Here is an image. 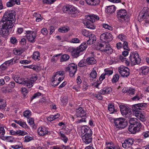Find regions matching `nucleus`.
Wrapping results in <instances>:
<instances>
[{"instance_id":"33","label":"nucleus","mask_w":149,"mask_h":149,"mask_svg":"<svg viewBox=\"0 0 149 149\" xmlns=\"http://www.w3.org/2000/svg\"><path fill=\"white\" fill-rule=\"evenodd\" d=\"M79 50V49L77 47L74 49L72 52V55L75 57H77L80 55V54L81 52Z\"/></svg>"},{"instance_id":"6","label":"nucleus","mask_w":149,"mask_h":149,"mask_svg":"<svg viewBox=\"0 0 149 149\" xmlns=\"http://www.w3.org/2000/svg\"><path fill=\"white\" fill-rule=\"evenodd\" d=\"M63 11L69 10L70 14L72 17H76L79 13V10L76 7L72 5L63 6Z\"/></svg>"},{"instance_id":"29","label":"nucleus","mask_w":149,"mask_h":149,"mask_svg":"<svg viewBox=\"0 0 149 149\" xmlns=\"http://www.w3.org/2000/svg\"><path fill=\"white\" fill-rule=\"evenodd\" d=\"M19 57L15 56L10 60H8V61L10 65H12L18 63L19 61Z\"/></svg>"},{"instance_id":"62","label":"nucleus","mask_w":149,"mask_h":149,"mask_svg":"<svg viewBox=\"0 0 149 149\" xmlns=\"http://www.w3.org/2000/svg\"><path fill=\"white\" fill-rule=\"evenodd\" d=\"M41 33L43 35L46 36L48 33V31L46 28H44L42 29Z\"/></svg>"},{"instance_id":"49","label":"nucleus","mask_w":149,"mask_h":149,"mask_svg":"<svg viewBox=\"0 0 149 149\" xmlns=\"http://www.w3.org/2000/svg\"><path fill=\"white\" fill-rule=\"evenodd\" d=\"M33 136L27 135L25 137L24 141L25 142H28L33 140Z\"/></svg>"},{"instance_id":"20","label":"nucleus","mask_w":149,"mask_h":149,"mask_svg":"<svg viewBox=\"0 0 149 149\" xmlns=\"http://www.w3.org/2000/svg\"><path fill=\"white\" fill-rule=\"evenodd\" d=\"M92 133L87 134H83L82 136L83 141L86 144H88L90 143L92 141L91 136Z\"/></svg>"},{"instance_id":"15","label":"nucleus","mask_w":149,"mask_h":149,"mask_svg":"<svg viewBox=\"0 0 149 149\" xmlns=\"http://www.w3.org/2000/svg\"><path fill=\"white\" fill-rule=\"evenodd\" d=\"M26 37L29 41L33 42L35 41L36 34L32 31H26Z\"/></svg>"},{"instance_id":"9","label":"nucleus","mask_w":149,"mask_h":149,"mask_svg":"<svg viewBox=\"0 0 149 149\" xmlns=\"http://www.w3.org/2000/svg\"><path fill=\"white\" fill-rule=\"evenodd\" d=\"M117 16L119 19L122 21H125L128 18L127 13L125 9H121L117 10Z\"/></svg>"},{"instance_id":"2","label":"nucleus","mask_w":149,"mask_h":149,"mask_svg":"<svg viewBox=\"0 0 149 149\" xmlns=\"http://www.w3.org/2000/svg\"><path fill=\"white\" fill-rule=\"evenodd\" d=\"M129 122L130 125L129 130L131 134H135L140 131L141 127V123L136 118H131L130 119Z\"/></svg>"},{"instance_id":"38","label":"nucleus","mask_w":149,"mask_h":149,"mask_svg":"<svg viewBox=\"0 0 149 149\" xmlns=\"http://www.w3.org/2000/svg\"><path fill=\"white\" fill-rule=\"evenodd\" d=\"M106 74L104 73H103L100 76L99 78V80L100 81H98L97 82L95 83V86L96 87H97L98 86L101 84V81H102L105 78V76Z\"/></svg>"},{"instance_id":"41","label":"nucleus","mask_w":149,"mask_h":149,"mask_svg":"<svg viewBox=\"0 0 149 149\" xmlns=\"http://www.w3.org/2000/svg\"><path fill=\"white\" fill-rule=\"evenodd\" d=\"M87 45L86 43H82L80 46L77 47L79 49V50L81 52L83 51L87 48Z\"/></svg>"},{"instance_id":"52","label":"nucleus","mask_w":149,"mask_h":149,"mask_svg":"<svg viewBox=\"0 0 149 149\" xmlns=\"http://www.w3.org/2000/svg\"><path fill=\"white\" fill-rule=\"evenodd\" d=\"M104 72H105L104 73L106 74V75H111L113 73V70H111L109 68H107L104 70Z\"/></svg>"},{"instance_id":"39","label":"nucleus","mask_w":149,"mask_h":149,"mask_svg":"<svg viewBox=\"0 0 149 149\" xmlns=\"http://www.w3.org/2000/svg\"><path fill=\"white\" fill-rule=\"evenodd\" d=\"M106 74L104 73H103L100 76L99 78V80L100 81H98L97 82L95 83V86L96 87H97L98 86L101 84V81H102L105 78V76Z\"/></svg>"},{"instance_id":"3","label":"nucleus","mask_w":149,"mask_h":149,"mask_svg":"<svg viewBox=\"0 0 149 149\" xmlns=\"http://www.w3.org/2000/svg\"><path fill=\"white\" fill-rule=\"evenodd\" d=\"M85 17L86 20L84 22L85 25L88 28L94 29L95 27L94 26L93 23L99 19L98 16L92 14L86 16Z\"/></svg>"},{"instance_id":"34","label":"nucleus","mask_w":149,"mask_h":149,"mask_svg":"<svg viewBox=\"0 0 149 149\" xmlns=\"http://www.w3.org/2000/svg\"><path fill=\"white\" fill-rule=\"evenodd\" d=\"M23 52L22 49L21 48L14 49L13 51V53L17 55H21Z\"/></svg>"},{"instance_id":"13","label":"nucleus","mask_w":149,"mask_h":149,"mask_svg":"<svg viewBox=\"0 0 149 149\" xmlns=\"http://www.w3.org/2000/svg\"><path fill=\"white\" fill-rule=\"evenodd\" d=\"M149 16V10L147 7L144 8L140 13L138 17L139 21L140 22L145 17Z\"/></svg>"},{"instance_id":"30","label":"nucleus","mask_w":149,"mask_h":149,"mask_svg":"<svg viewBox=\"0 0 149 149\" xmlns=\"http://www.w3.org/2000/svg\"><path fill=\"white\" fill-rule=\"evenodd\" d=\"M142 96L141 93L140 92H139L135 96L132 98V99L133 101L139 100L142 99Z\"/></svg>"},{"instance_id":"50","label":"nucleus","mask_w":149,"mask_h":149,"mask_svg":"<svg viewBox=\"0 0 149 149\" xmlns=\"http://www.w3.org/2000/svg\"><path fill=\"white\" fill-rule=\"evenodd\" d=\"M15 4V0H9L6 3V6L8 7H11Z\"/></svg>"},{"instance_id":"26","label":"nucleus","mask_w":149,"mask_h":149,"mask_svg":"<svg viewBox=\"0 0 149 149\" xmlns=\"http://www.w3.org/2000/svg\"><path fill=\"white\" fill-rule=\"evenodd\" d=\"M112 91V89L110 87H106L104 88L100 91V93L102 95L109 94Z\"/></svg>"},{"instance_id":"22","label":"nucleus","mask_w":149,"mask_h":149,"mask_svg":"<svg viewBox=\"0 0 149 149\" xmlns=\"http://www.w3.org/2000/svg\"><path fill=\"white\" fill-rule=\"evenodd\" d=\"M134 115L142 121H144L146 120L145 114L144 112L141 111L138 113H135Z\"/></svg>"},{"instance_id":"53","label":"nucleus","mask_w":149,"mask_h":149,"mask_svg":"<svg viewBox=\"0 0 149 149\" xmlns=\"http://www.w3.org/2000/svg\"><path fill=\"white\" fill-rule=\"evenodd\" d=\"M118 38L121 41L124 42L126 39V36L123 34H119L117 36Z\"/></svg>"},{"instance_id":"51","label":"nucleus","mask_w":149,"mask_h":149,"mask_svg":"<svg viewBox=\"0 0 149 149\" xmlns=\"http://www.w3.org/2000/svg\"><path fill=\"white\" fill-rule=\"evenodd\" d=\"M87 116H82L80 119H78L76 122L77 123H79L83 122H86V121Z\"/></svg>"},{"instance_id":"28","label":"nucleus","mask_w":149,"mask_h":149,"mask_svg":"<svg viewBox=\"0 0 149 149\" xmlns=\"http://www.w3.org/2000/svg\"><path fill=\"white\" fill-rule=\"evenodd\" d=\"M116 10V8L114 5L107 7L106 9V12L109 14L113 13Z\"/></svg>"},{"instance_id":"56","label":"nucleus","mask_w":149,"mask_h":149,"mask_svg":"<svg viewBox=\"0 0 149 149\" xmlns=\"http://www.w3.org/2000/svg\"><path fill=\"white\" fill-rule=\"evenodd\" d=\"M31 115V111L29 110H26L24 112V116L25 117L28 118L30 117Z\"/></svg>"},{"instance_id":"31","label":"nucleus","mask_w":149,"mask_h":149,"mask_svg":"<svg viewBox=\"0 0 149 149\" xmlns=\"http://www.w3.org/2000/svg\"><path fill=\"white\" fill-rule=\"evenodd\" d=\"M87 63L89 64H94L96 63V61L93 57H90L88 58L86 60Z\"/></svg>"},{"instance_id":"27","label":"nucleus","mask_w":149,"mask_h":149,"mask_svg":"<svg viewBox=\"0 0 149 149\" xmlns=\"http://www.w3.org/2000/svg\"><path fill=\"white\" fill-rule=\"evenodd\" d=\"M85 1L87 4L92 6L97 5L100 2V0H85Z\"/></svg>"},{"instance_id":"54","label":"nucleus","mask_w":149,"mask_h":149,"mask_svg":"<svg viewBox=\"0 0 149 149\" xmlns=\"http://www.w3.org/2000/svg\"><path fill=\"white\" fill-rule=\"evenodd\" d=\"M27 121L29 125L32 126L33 127H36L34 124V120L33 118H28Z\"/></svg>"},{"instance_id":"7","label":"nucleus","mask_w":149,"mask_h":149,"mask_svg":"<svg viewBox=\"0 0 149 149\" xmlns=\"http://www.w3.org/2000/svg\"><path fill=\"white\" fill-rule=\"evenodd\" d=\"M129 59L130 62L132 65L139 64L140 61V59L139 55L136 52H132L130 54Z\"/></svg>"},{"instance_id":"57","label":"nucleus","mask_w":149,"mask_h":149,"mask_svg":"<svg viewBox=\"0 0 149 149\" xmlns=\"http://www.w3.org/2000/svg\"><path fill=\"white\" fill-rule=\"evenodd\" d=\"M94 97L96 98L99 100H101L102 99V96L100 94L97 93H95L93 94Z\"/></svg>"},{"instance_id":"32","label":"nucleus","mask_w":149,"mask_h":149,"mask_svg":"<svg viewBox=\"0 0 149 149\" xmlns=\"http://www.w3.org/2000/svg\"><path fill=\"white\" fill-rule=\"evenodd\" d=\"M59 135L60 136L61 139L65 143H66L68 140L67 137H66L61 131L59 132Z\"/></svg>"},{"instance_id":"16","label":"nucleus","mask_w":149,"mask_h":149,"mask_svg":"<svg viewBox=\"0 0 149 149\" xmlns=\"http://www.w3.org/2000/svg\"><path fill=\"white\" fill-rule=\"evenodd\" d=\"M78 131L81 136L83 134H88L92 133L91 130L87 126H83L81 127L80 128H79Z\"/></svg>"},{"instance_id":"42","label":"nucleus","mask_w":149,"mask_h":149,"mask_svg":"<svg viewBox=\"0 0 149 149\" xmlns=\"http://www.w3.org/2000/svg\"><path fill=\"white\" fill-rule=\"evenodd\" d=\"M33 58L35 60H39L40 58V53L38 52H34L33 55Z\"/></svg>"},{"instance_id":"59","label":"nucleus","mask_w":149,"mask_h":149,"mask_svg":"<svg viewBox=\"0 0 149 149\" xmlns=\"http://www.w3.org/2000/svg\"><path fill=\"white\" fill-rule=\"evenodd\" d=\"M123 48L124 49L129 51L130 49L128 47V43L127 42L124 41L123 44Z\"/></svg>"},{"instance_id":"60","label":"nucleus","mask_w":149,"mask_h":149,"mask_svg":"<svg viewBox=\"0 0 149 149\" xmlns=\"http://www.w3.org/2000/svg\"><path fill=\"white\" fill-rule=\"evenodd\" d=\"M6 141H7L13 142L15 141L14 138L11 136H6Z\"/></svg>"},{"instance_id":"17","label":"nucleus","mask_w":149,"mask_h":149,"mask_svg":"<svg viewBox=\"0 0 149 149\" xmlns=\"http://www.w3.org/2000/svg\"><path fill=\"white\" fill-rule=\"evenodd\" d=\"M146 106V103H139L134 105L133 107L134 114H135V113L140 112L139 111L143 109V107H145Z\"/></svg>"},{"instance_id":"14","label":"nucleus","mask_w":149,"mask_h":149,"mask_svg":"<svg viewBox=\"0 0 149 149\" xmlns=\"http://www.w3.org/2000/svg\"><path fill=\"white\" fill-rule=\"evenodd\" d=\"M99 46L102 51L110 54L112 52V49L108 43H104L100 44Z\"/></svg>"},{"instance_id":"10","label":"nucleus","mask_w":149,"mask_h":149,"mask_svg":"<svg viewBox=\"0 0 149 149\" xmlns=\"http://www.w3.org/2000/svg\"><path fill=\"white\" fill-rule=\"evenodd\" d=\"M100 40L101 42L104 43H108L113 39L112 35L111 34L107 33L102 34L100 36Z\"/></svg>"},{"instance_id":"35","label":"nucleus","mask_w":149,"mask_h":149,"mask_svg":"<svg viewBox=\"0 0 149 149\" xmlns=\"http://www.w3.org/2000/svg\"><path fill=\"white\" fill-rule=\"evenodd\" d=\"M8 61H6L0 66V69L2 70H6L10 65Z\"/></svg>"},{"instance_id":"44","label":"nucleus","mask_w":149,"mask_h":149,"mask_svg":"<svg viewBox=\"0 0 149 149\" xmlns=\"http://www.w3.org/2000/svg\"><path fill=\"white\" fill-rule=\"evenodd\" d=\"M70 58L68 55L67 54H64L62 55L60 61L61 62L66 61L68 60Z\"/></svg>"},{"instance_id":"8","label":"nucleus","mask_w":149,"mask_h":149,"mask_svg":"<svg viewBox=\"0 0 149 149\" xmlns=\"http://www.w3.org/2000/svg\"><path fill=\"white\" fill-rule=\"evenodd\" d=\"M119 107L121 113L123 116L128 117L132 114L130 109L127 106L121 104L119 106Z\"/></svg>"},{"instance_id":"47","label":"nucleus","mask_w":149,"mask_h":149,"mask_svg":"<svg viewBox=\"0 0 149 149\" xmlns=\"http://www.w3.org/2000/svg\"><path fill=\"white\" fill-rule=\"evenodd\" d=\"M68 27H62L58 29V31L59 32L64 33L67 32L69 30Z\"/></svg>"},{"instance_id":"61","label":"nucleus","mask_w":149,"mask_h":149,"mask_svg":"<svg viewBox=\"0 0 149 149\" xmlns=\"http://www.w3.org/2000/svg\"><path fill=\"white\" fill-rule=\"evenodd\" d=\"M37 79V76L35 75H32V77L29 79L33 83L34 82L36 81Z\"/></svg>"},{"instance_id":"46","label":"nucleus","mask_w":149,"mask_h":149,"mask_svg":"<svg viewBox=\"0 0 149 149\" xmlns=\"http://www.w3.org/2000/svg\"><path fill=\"white\" fill-rule=\"evenodd\" d=\"M33 83L28 79L25 81L24 85H26L28 88H31L33 86Z\"/></svg>"},{"instance_id":"21","label":"nucleus","mask_w":149,"mask_h":149,"mask_svg":"<svg viewBox=\"0 0 149 149\" xmlns=\"http://www.w3.org/2000/svg\"><path fill=\"white\" fill-rule=\"evenodd\" d=\"M75 114L77 117H82L86 116V113L82 108L80 107L76 109Z\"/></svg>"},{"instance_id":"45","label":"nucleus","mask_w":149,"mask_h":149,"mask_svg":"<svg viewBox=\"0 0 149 149\" xmlns=\"http://www.w3.org/2000/svg\"><path fill=\"white\" fill-rule=\"evenodd\" d=\"M27 134V132L25 131L19 130H17V135L19 136H24Z\"/></svg>"},{"instance_id":"63","label":"nucleus","mask_w":149,"mask_h":149,"mask_svg":"<svg viewBox=\"0 0 149 149\" xmlns=\"http://www.w3.org/2000/svg\"><path fill=\"white\" fill-rule=\"evenodd\" d=\"M19 62L22 64L26 65L30 63L31 61L27 60H24L20 61Z\"/></svg>"},{"instance_id":"5","label":"nucleus","mask_w":149,"mask_h":149,"mask_svg":"<svg viewBox=\"0 0 149 149\" xmlns=\"http://www.w3.org/2000/svg\"><path fill=\"white\" fill-rule=\"evenodd\" d=\"M114 121L116 127L120 129L124 128L128 125L127 122L123 118H114Z\"/></svg>"},{"instance_id":"48","label":"nucleus","mask_w":149,"mask_h":149,"mask_svg":"<svg viewBox=\"0 0 149 149\" xmlns=\"http://www.w3.org/2000/svg\"><path fill=\"white\" fill-rule=\"evenodd\" d=\"M22 146V143L21 142H18L17 144H15L11 146V147L14 149H18L21 148Z\"/></svg>"},{"instance_id":"18","label":"nucleus","mask_w":149,"mask_h":149,"mask_svg":"<svg viewBox=\"0 0 149 149\" xmlns=\"http://www.w3.org/2000/svg\"><path fill=\"white\" fill-rule=\"evenodd\" d=\"M37 132L39 135L43 136L48 134L49 131L47 128L44 126H41L38 128Z\"/></svg>"},{"instance_id":"43","label":"nucleus","mask_w":149,"mask_h":149,"mask_svg":"<svg viewBox=\"0 0 149 149\" xmlns=\"http://www.w3.org/2000/svg\"><path fill=\"white\" fill-rule=\"evenodd\" d=\"M33 15L34 17H36V21L37 22L40 21L42 19V17L40 14H37L36 13H34Z\"/></svg>"},{"instance_id":"25","label":"nucleus","mask_w":149,"mask_h":149,"mask_svg":"<svg viewBox=\"0 0 149 149\" xmlns=\"http://www.w3.org/2000/svg\"><path fill=\"white\" fill-rule=\"evenodd\" d=\"M14 121L24 128L26 129L28 128V126L26 122L23 120H14Z\"/></svg>"},{"instance_id":"11","label":"nucleus","mask_w":149,"mask_h":149,"mask_svg":"<svg viewBox=\"0 0 149 149\" xmlns=\"http://www.w3.org/2000/svg\"><path fill=\"white\" fill-rule=\"evenodd\" d=\"M118 72L121 76L127 77L130 74V70L127 67L121 65L118 68Z\"/></svg>"},{"instance_id":"40","label":"nucleus","mask_w":149,"mask_h":149,"mask_svg":"<svg viewBox=\"0 0 149 149\" xmlns=\"http://www.w3.org/2000/svg\"><path fill=\"white\" fill-rule=\"evenodd\" d=\"M65 41L72 43H78L80 42V40L78 38H74L70 40H65Z\"/></svg>"},{"instance_id":"36","label":"nucleus","mask_w":149,"mask_h":149,"mask_svg":"<svg viewBox=\"0 0 149 149\" xmlns=\"http://www.w3.org/2000/svg\"><path fill=\"white\" fill-rule=\"evenodd\" d=\"M24 80L23 78L19 77H16L14 79L16 83L22 84H25V81H24Z\"/></svg>"},{"instance_id":"23","label":"nucleus","mask_w":149,"mask_h":149,"mask_svg":"<svg viewBox=\"0 0 149 149\" xmlns=\"http://www.w3.org/2000/svg\"><path fill=\"white\" fill-rule=\"evenodd\" d=\"M139 70L142 75H146L149 72V67L146 66H142L139 68Z\"/></svg>"},{"instance_id":"64","label":"nucleus","mask_w":149,"mask_h":149,"mask_svg":"<svg viewBox=\"0 0 149 149\" xmlns=\"http://www.w3.org/2000/svg\"><path fill=\"white\" fill-rule=\"evenodd\" d=\"M10 42L14 44H15L17 43V41L16 38L14 37H12L10 38Z\"/></svg>"},{"instance_id":"1","label":"nucleus","mask_w":149,"mask_h":149,"mask_svg":"<svg viewBox=\"0 0 149 149\" xmlns=\"http://www.w3.org/2000/svg\"><path fill=\"white\" fill-rule=\"evenodd\" d=\"M15 13L13 10L6 12L1 22L3 23L0 26V34L6 36L8 34L9 29L12 28L15 22Z\"/></svg>"},{"instance_id":"24","label":"nucleus","mask_w":149,"mask_h":149,"mask_svg":"<svg viewBox=\"0 0 149 149\" xmlns=\"http://www.w3.org/2000/svg\"><path fill=\"white\" fill-rule=\"evenodd\" d=\"M89 39L87 41V43L88 44H92L96 40L95 36L94 34H90L89 35Z\"/></svg>"},{"instance_id":"4","label":"nucleus","mask_w":149,"mask_h":149,"mask_svg":"<svg viewBox=\"0 0 149 149\" xmlns=\"http://www.w3.org/2000/svg\"><path fill=\"white\" fill-rule=\"evenodd\" d=\"M65 74V72L63 71H58L55 73L51 79L52 85L54 86H57L64 78V76L59 77V76H62Z\"/></svg>"},{"instance_id":"37","label":"nucleus","mask_w":149,"mask_h":149,"mask_svg":"<svg viewBox=\"0 0 149 149\" xmlns=\"http://www.w3.org/2000/svg\"><path fill=\"white\" fill-rule=\"evenodd\" d=\"M108 109L110 113H114L117 111L116 109H114V105L112 104H109L108 105Z\"/></svg>"},{"instance_id":"19","label":"nucleus","mask_w":149,"mask_h":149,"mask_svg":"<svg viewBox=\"0 0 149 149\" xmlns=\"http://www.w3.org/2000/svg\"><path fill=\"white\" fill-rule=\"evenodd\" d=\"M134 141V139L132 138H129L124 141L122 143L123 147L125 148L130 147L133 144Z\"/></svg>"},{"instance_id":"58","label":"nucleus","mask_w":149,"mask_h":149,"mask_svg":"<svg viewBox=\"0 0 149 149\" xmlns=\"http://www.w3.org/2000/svg\"><path fill=\"white\" fill-rule=\"evenodd\" d=\"M56 0H43V2L44 3L47 4H51L53 3Z\"/></svg>"},{"instance_id":"55","label":"nucleus","mask_w":149,"mask_h":149,"mask_svg":"<svg viewBox=\"0 0 149 149\" xmlns=\"http://www.w3.org/2000/svg\"><path fill=\"white\" fill-rule=\"evenodd\" d=\"M119 78V76L118 74H116L113 75L112 80V81L113 83H115L117 82Z\"/></svg>"},{"instance_id":"12","label":"nucleus","mask_w":149,"mask_h":149,"mask_svg":"<svg viewBox=\"0 0 149 149\" xmlns=\"http://www.w3.org/2000/svg\"><path fill=\"white\" fill-rule=\"evenodd\" d=\"M77 69V65L72 63L70 64L68 67L66 68L65 70L66 71H69L70 76L72 77L76 72Z\"/></svg>"}]
</instances>
